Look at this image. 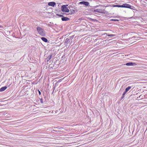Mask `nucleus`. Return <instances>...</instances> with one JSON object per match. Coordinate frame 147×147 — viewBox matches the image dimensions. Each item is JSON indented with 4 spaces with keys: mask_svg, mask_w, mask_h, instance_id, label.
Instances as JSON below:
<instances>
[{
    "mask_svg": "<svg viewBox=\"0 0 147 147\" xmlns=\"http://www.w3.org/2000/svg\"><path fill=\"white\" fill-rule=\"evenodd\" d=\"M113 7H124L126 8H129L130 9H132V8L131 7L132 6H131L130 5L126 4L124 3L122 5H113L112 6Z\"/></svg>",
    "mask_w": 147,
    "mask_h": 147,
    "instance_id": "f257e3e1",
    "label": "nucleus"
},
{
    "mask_svg": "<svg viewBox=\"0 0 147 147\" xmlns=\"http://www.w3.org/2000/svg\"><path fill=\"white\" fill-rule=\"evenodd\" d=\"M36 29L38 33L41 35L42 36H44L45 35V34L44 30L42 28L40 27H37L36 28Z\"/></svg>",
    "mask_w": 147,
    "mask_h": 147,
    "instance_id": "f03ea898",
    "label": "nucleus"
},
{
    "mask_svg": "<svg viewBox=\"0 0 147 147\" xmlns=\"http://www.w3.org/2000/svg\"><path fill=\"white\" fill-rule=\"evenodd\" d=\"M67 5H63L61 7V10L63 12H68L69 11V10L68 8L67 7Z\"/></svg>",
    "mask_w": 147,
    "mask_h": 147,
    "instance_id": "7ed1b4c3",
    "label": "nucleus"
},
{
    "mask_svg": "<svg viewBox=\"0 0 147 147\" xmlns=\"http://www.w3.org/2000/svg\"><path fill=\"white\" fill-rule=\"evenodd\" d=\"M94 12H97L100 13H104V10L101 8H98L94 9Z\"/></svg>",
    "mask_w": 147,
    "mask_h": 147,
    "instance_id": "20e7f679",
    "label": "nucleus"
},
{
    "mask_svg": "<svg viewBox=\"0 0 147 147\" xmlns=\"http://www.w3.org/2000/svg\"><path fill=\"white\" fill-rule=\"evenodd\" d=\"M80 4H83L86 6H88L89 5V3L87 2L81 1L79 3Z\"/></svg>",
    "mask_w": 147,
    "mask_h": 147,
    "instance_id": "39448f33",
    "label": "nucleus"
},
{
    "mask_svg": "<svg viewBox=\"0 0 147 147\" xmlns=\"http://www.w3.org/2000/svg\"><path fill=\"white\" fill-rule=\"evenodd\" d=\"M56 5V3L55 2H49L48 3V5L49 6H51L52 7H54Z\"/></svg>",
    "mask_w": 147,
    "mask_h": 147,
    "instance_id": "423d86ee",
    "label": "nucleus"
},
{
    "mask_svg": "<svg viewBox=\"0 0 147 147\" xmlns=\"http://www.w3.org/2000/svg\"><path fill=\"white\" fill-rule=\"evenodd\" d=\"M69 20V18L64 16L61 18V20L63 21H67Z\"/></svg>",
    "mask_w": 147,
    "mask_h": 147,
    "instance_id": "0eeeda50",
    "label": "nucleus"
},
{
    "mask_svg": "<svg viewBox=\"0 0 147 147\" xmlns=\"http://www.w3.org/2000/svg\"><path fill=\"white\" fill-rule=\"evenodd\" d=\"M136 64L134 63L129 62L127 63L126 65L127 66H133L135 65Z\"/></svg>",
    "mask_w": 147,
    "mask_h": 147,
    "instance_id": "6e6552de",
    "label": "nucleus"
},
{
    "mask_svg": "<svg viewBox=\"0 0 147 147\" xmlns=\"http://www.w3.org/2000/svg\"><path fill=\"white\" fill-rule=\"evenodd\" d=\"M7 88V87L6 86H3L0 88V92H2L4 91Z\"/></svg>",
    "mask_w": 147,
    "mask_h": 147,
    "instance_id": "1a4fd4ad",
    "label": "nucleus"
},
{
    "mask_svg": "<svg viewBox=\"0 0 147 147\" xmlns=\"http://www.w3.org/2000/svg\"><path fill=\"white\" fill-rule=\"evenodd\" d=\"M131 88V87L130 86H129L127 88H126L125 89V91L124 92H125L126 93Z\"/></svg>",
    "mask_w": 147,
    "mask_h": 147,
    "instance_id": "9d476101",
    "label": "nucleus"
},
{
    "mask_svg": "<svg viewBox=\"0 0 147 147\" xmlns=\"http://www.w3.org/2000/svg\"><path fill=\"white\" fill-rule=\"evenodd\" d=\"M41 39L43 41L45 42H48L47 39L45 37H42Z\"/></svg>",
    "mask_w": 147,
    "mask_h": 147,
    "instance_id": "9b49d317",
    "label": "nucleus"
},
{
    "mask_svg": "<svg viewBox=\"0 0 147 147\" xmlns=\"http://www.w3.org/2000/svg\"><path fill=\"white\" fill-rule=\"evenodd\" d=\"M70 13H69V14H71L74 13H75V11L73 9H71L70 10Z\"/></svg>",
    "mask_w": 147,
    "mask_h": 147,
    "instance_id": "f8f14e48",
    "label": "nucleus"
},
{
    "mask_svg": "<svg viewBox=\"0 0 147 147\" xmlns=\"http://www.w3.org/2000/svg\"><path fill=\"white\" fill-rule=\"evenodd\" d=\"M126 94V93L125 92H123V94H122V96H121V98H123L124 97V96L125 95V94Z\"/></svg>",
    "mask_w": 147,
    "mask_h": 147,
    "instance_id": "ddd939ff",
    "label": "nucleus"
},
{
    "mask_svg": "<svg viewBox=\"0 0 147 147\" xmlns=\"http://www.w3.org/2000/svg\"><path fill=\"white\" fill-rule=\"evenodd\" d=\"M115 36V34H110L108 35V36Z\"/></svg>",
    "mask_w": 147,
    "mask_h": 147,
    "instance_id": "4468645a",
    "label": "nucleus"
},
{
    "mask_svg": "<svg viewBox=\"0 0 147 147\" xmlns=\"http://www.w3.org/2000/svg\"><path fill=\"white\" fill-rule=\"evenodd\" d=\"M111 21H119V20L118 19H112L111 20Z\"/></svg>",
    "mask_w": 147,
    "mask_h": 147,
    "instance_id": "2eb2a0df",
    "label": "nucleus"
},
{
    "mask_svg": "<svg viewBox=\"0 0 147 147\" xmlns=\"http://www.w3.org/2000/svg\"><path fill=\"white\" fill-rule=\"evenodd\" d=\"M139 98H140L141 99H142L143 98V96L141 95L139 96Z\"/></svg>",
    "mask_w": 147,
    "mask_h": 147,
    "instance_id": "dca6fc26",
    "label": "nucleus"
},
{
    "mask_svg": "<svg viewBox=\"0 0 147 147\" xmlns=\"http://www.w3.org/2000/svg\"><path fill=\"white\" fill-rule=\"evenodd\" d=\"M57 15L58 16H59L60 17H62V18L63 16V15H59V14H57Z\"/></svg>",
    "mask_w": 147,
    "mask_h": 147,
    "instance_id": "f3484780",
    "label": "nucleus"
},
{
    "mask_svg": "<svg viewBox=\"0 0 147 147\" xmlns=\"http://www.w3.org/2000/svg\"><path fill=\"white\" fill-rule=\"evenodd\" d=\"M38 91L39 95H40L41 94L39 90H38Z\"/></svg>",
    "mask_w": 147,
    "mask_h": 147,
    "instance_id": "a211bd4d",
    "label": "nucleus"
},
{
    "mask_svg": "<svg viewBox=\"0 0 147 147\" xmlns=\"http://www.w3.org/2000/svg\"><path fill=\"white\" fill-rule=\"evenodd\" d=\"M40 100H41V102L42 103V98H41V99Z\"/></svg>",
    "mask_w": 147,
    "mask_h": 147,
    "instance_id": "6ab92c4d",
    "label": "nucleus"
},
{
    "mask_svg": "<svg viewBox=\"0 0 147 147\" xmlns=\"http://www.w3.org/2000/svg\"><path fill=\"white\" fill-rule=\"evenodd\" d=\"M51 56H50V57L49 58V59H50L51 58Z\"/></svg>",
    "mask_w": 147,
    "mask_h": 147,
    "instance_id": "aec40b11",
    "label": "nucleus"
},
{
    "mask_svg": "<svg viewBox=\"0 0 147 147\" xmlns=\"http://www.w3.org/2000/svg\"><path fill=\"white\" fill-rule=\"evenodd\" d=\"M2 27V26H1L0 25V28H1V27Z\"/></svg>",
    "mask_w": 147,
    "mask_h": 147,
    "instance_id": "412c9836",
    "label": "nucleus"
}]
</instances>
